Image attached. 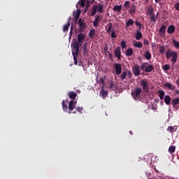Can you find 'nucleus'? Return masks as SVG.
I'll return each mask as SVG.
<instances>
[{
	"instance_id": "nucleus-26",
	"label": "nucleus",
	"mask_w": 179,
	"mask_h": 179,
	"mask_svg": "<svg viewBox=\"0 0 179 179\" xmlns=\"http://www.w3.org/2000/svg\"><path fill=\"white\" fill-rule=\"evenodd\" d=\"M145 57L148 60L152 59V54H150L149 50L145 51Z\"/></svg>"
},
{
	"instance_id": "nucleus-20",
	"label": "nucleus",
	"mask_w": 179,
	"mask_h": 179,
	"mask_svg": "<svg viewBox=\"0 0 179 179\" xmlns=\"http://www.w3.org/2000/svg\"><path fill=\"white\" fill-rule=\"evenodd\" d=\"M158 96L160 99V100H164V96L166 94V92H164V91L163 90H159L157 92Z\"/></svg>"
},
{
	"instance_id": "nucleus-21",
	"label": "nucleus",
	"mask_w": 179,
	"mask_h": 179,
	"mask_svg": "<svg viewBox=\"0 0 179 179\" xmlns=\"http://www.w3.org/2000/svg\"><path fill=\"white\" fill-rule=\"evenodd\" d=\"M78 24L79 27H86V24H85V21L82 20V18H80L78 22Z\"/></svg>"
},
{
	"instance_id": "nucleus-4",
	"label": "nucleus",
	"mask_w": 179,
	"mask_h": 179,
	"mask_svg": "<svg viewBox=\"0 0 179 179\" xmlns=\"http://www.w3.org/2000/svg\"><path fill=\"white\" fill-rule=\"evenodd\" d=\"M140 85H141L143 90L145 93H149V90L150 89V87L149 86V82L146 81V80H142L140 82Z\"/></svg>"
},
{
	"instance_id": "nucleus-42",
	"label": "nucleus",
	"mask_w": 179,
	"mask_h": 179,
	"mask_svg": "<svg viewBox=\"0 0 179 179\" xmlns=\"http://www.w3.org/2000/svg\"><path fill=\"white\" fill-rule=\"evenodd\" d=\"M127 72L124 71L122 73L120 78H121L122 80H124V79H125V78H127Z\"/></svg>"
},
{
	"instance_id": "nucleus-14",
	"label": "nucleus",
	"mask_w": 179,
	"mask_h": 179,
	"mask_svg": "<svg viewBox=\"0 0 179 179\" xmlns=\"http://www.w3.org/2000/svg\"><path fill=\"white\" fill-rule=\"evenodd\" d=\"M166 25H162L159 28V34L160 36H162V37H164V34H166Z\"/></svg>"
},
{
	"instance_id": "nucleus-6",
	"label": "nucleus",
	"mask_w": 179,
	"mask_h": 179,
	"mask_svg": "<svg viewBox=\"0 0 179 179\" xmlns=\"http://www.w3.org/2000/svg\"><path fill=\"white\" fill-rule=\"evenodd\" d=\"M132 72L134 76H139L141 75V66L138 64H135L132 66Z\"/></svg>"
},
{
	"instance_id": "nucleus-43",
	"label": "nucleus",
	"mask_w": 179,
	"mask_h": 179,
	"mask_svg": "<svg viewBox=\"0 0 179 179\" xmlns=\"http://www.w3.org/2000/svg\"><path fill=\"white\" fill-rule=\"evenodd\" d=\"M162 69L164 71H169L170 69V64H165L163 67Z\"/></svg>"
},
{
	"instance_id": "nucleus-44",
	"label": "nucleus",
	"mask_w": 179,
	"mask_h": 179,
	"mask_svg": "<svg viewBox=\"0 0 179 179\" xmlns=\"http://www.w3.org/2000/svg\"><path fill=\"white\" fill-rule=\"evenodd\" d=\"M121 47L122 48H127V42L125 41H121Z\"/></svg>"
},
{
	"instance_id": "nucleus-55",
	"label": "nucleus",
	"mask_w": 179,
	"mask_h": 179,
	"mask_svg": "<svg viewBox=\"0 0 179 179\" xmlns=\"http://www.w3.org/2000/svg\"><path fill=\"white\" fill-rule=\"evenodd\" d=\"M176 83L178 87H179V76H178V79H177Z\"/></svg>"
},
{
	"instance_id": "nucleus-25",
	"label": "nucleus",
	"mask_w": 179,
	"mask_h": 179,
	"mask_svg": "<svg viewBox=\"0 0 179 179\" xmlns=\"http://www.w3.org/2000/svg\"><path fill=\"white\" fill-rule=\"evenodd\" d=\"M172 44L174 45L176 50H179V42L176 41V39L172 40Z\"/></svg>"
},
{
	"instance_id": "nucleus-50",
	"label": "nucleus",
	"mask_w": 179,
	"mask_h": 179,
	"mask_svg": "<svg viewBox=\"0 0 179 179\" xmlns=\"http://www.w3.org/2000/svg\"><path fill=\"white\" fill-rule=\"evenodd\" d=\"M110 89H114V87H115V85L114 84V83L113 81H111L110 83Z\"/></svg>"
},
{
	"instance_id": "nucleus-56",
	"label": "nucleus",
	"mask_w": 179,
	"mask_h": 179,
	"mask_svg": "<svg viewBox=\"0 0 179 179\" xmlns=\"http://www.w3.org/2000/svg\"><path fill=\"white\" fill-rule=\"evenodd\" d=\"M90 7V1H87V8Z\"/></svg>"
},
{
	"instance_id": "nucleus-34",
	"label": "nucleus",
	"mask_w": 179,
	"mask_h": 179,
	"mask_svg": "<svg viewBox=\"0 0 179 179\" xmlns=\"http://www.w3.org/2000/svg\"><path fill=\"white\" fill-rule=\"evenodd\" d=\"M62 108L64 111H68V104L65 103V101H62Z\"/></svg>"
},
{
	"instance_id": "nucleus-52",
	"label": "nucleus",
	"mask_w": 179,
	"mask_h": 179,
	"mask_svg": "<svg viewBox=\"0 0 179 179\" xmlns=\"http://www.w3.org/2000/svg\"><path fill=\"white\" fill-rule=\"evenodd\" d=\"M93 26L94 27H97V26H99V22L94 21L93 23Z\"/></svg>"
},
{
	"instance_id": "nucleus-64",
	"label": "nucleus",
	"mask_w": 179,
	"mask_h": 179,
	"mask_svg": "<svg viewBox=\"0 0 179 179\" xmlns=\"http://www.w3.org/2000/svg\"><path fill=\"white\" fill-rule=\"evenodd\" d=\"M71 31H73V26H71Z\"/></svg>"
},
{
	"instance_id": "nucleus-17",
	"label": "nucleus",
	"mask_w": 179,
	"mask_h": 179,
	"mask_svg": "<svg viewBox=\"0 0 179 179\" xmlns=\"http://www.w3.org/2000/svg\"><path fill=\"white\" fill-rule=\"evenodd\" d=\"M164 99L166 106H170V103H171V96H170V95H166Z\"/></svg>"
},
{
	"instance_id": "nucleus-15",
	"label": "nucleus",
	"mask_w": 179,
	"mask_h": 179,
	"mask_svg": "<svg viewBox=\"0 0 179 179\" xmlns=\"http://www.w3.org/2000/svg\"><path fill=\"white\" fill-rule=\"evenodd\" d=\"M85 38H86V34H82V32H80V33L78 35V41L79 43H82V41H83V40H85Z\"/></svg>"
},
{
	"instance_id": "nucleus-28",
	"label": "nucleus",
	"mask_w": 179,
	"mask_h": 179,
	"mask_svg": "<svg viewBox=\"0 0 179 179\" xmlns=\"http://www.w3.org/2000/svg\"><path fill=\"white\" fill-rule=\"evenodd\" d=\"M134 47H136L137 48H142V47H143V44L142 43V42H136L135 43H134Z\"/></svg>"
},
{
	"instance_id": "nucleus-12",
	"label": "nucleus",
	"mask_w": 179,
	"mask_h": 179,
	"mask_svg": "<svg viewBox=\"0 0 179 179\" xmlns=\"http://www.w3.org/2000/svg\"><path fill=\"white\" fill-rule=\"evenodd\" d=\"M164 87L166 89H169L170 90H175L176 89V86L173 85L171 83H166L164 85Z\"/></svg>"
},
{
	"instance_id": "nucleus-53",
	"label": "nucleus",
	"mask_w": 179,
	"mask_h": 179,
	"mask_svg": "<svg viewBox=\"0 0 179 179\" xmlns=\"http://www.w3.org/2000/svg\"><path fill=\"white\" fill-rule=\"evenodd\" d=\"M85 29H86V27H80L79 31H80V33H82V31H85Z\"/></svg>"
},
{
	"instance_id": "nucleus-33",
	"label": "nucleus",
	"mask_w": 179,
	"mask_h": 179,
	"mask_svg": "<svg viewBox=\"0 0 179 179\" xmlns=\"http://www.w3.org/2000/svg\"><path fill=\"white\" fill-rule=\"evenodd\" d=\"M97 8H98V6H95L93 7V10L92 11L91 16H94V15H96L97 13Z\"/></svg>"
},
{
	"instance_id": "nucleus-1",
	"label": "nucleus",
	"mask_w": 179,
	"mask_h": 179,
	"mask_svg": "<svg viewBox=\"0 0 179 179\" xmlns=\"http://www.w3.org/2000/svg\"><path fill=\"white\" fill-rule=\"evenodd\" d=\"M77 101L75 100L70 101L69 103V114H83V108L80 106L76 107Z\"/></svg>"
},
{
	"instance_id": "nucleus-63",
	"label": "nucleus",
	"mask_w": 179,
	"mask_h": 179,
	"mask_svg": "<svg viewBox=\"0 0 179 179\" xmlns=\"http://www.w3.org/2000/svg\"><path fill=\"white\" fill-rule=\"evenodd\" d=\"M73 31L70 30V34H71V35H72V34H73Z\"/></svg>"
},
{
	"instance_id": "nucleus-38",
	"label": "nucleus",
	"mask_w": 179,
	"mask_h": 179,
	"mask_svg": "<svg viewBox=\"0 0 179 179\" xmlns=\"http://www.w3.org/2000/svg\"><path fill=\"white\" fill-rule=\"evenodd\" d=\"M169 153H174V152H176V146L171 145L169 148Z\"/></svg>"
},
{
	"instance_id": "nucleus-39",
	"label": "nucleus",
	"mask_w": 179,
	"mask_h": 179,
	"mask_svg": "<svg viewBox=\"0 0 179 179\" xmlns=\"http://www.w3.org/2000/svg\"><path fill=\"white\" fill-rule=\"evenodd\" d=\"M107 26H108V28L107 29V33L110 34L111 33V29H113V23L109 22Z\"/></svg>"
},
{
	"instance_id": "nucleus-3",
	"label": "nucleus",
	"mask_w": 179,
	"mask_h": 179,
	"mask_svg": "<svg viewBox=\"0 0 179 179\" xmlns=\"http://www.w3.org/2000/svg\"><path fill=\"white\" fill-rule=\"evenodd\" d=\"M141 68L142 71H145V72L150 73L152 71H155V67L153 65H149V63L144 62L141 64Z\"/></svg>"
},
{
	"instance_id": "nucleus-10",
	"label": "nucleus",
	"mask_w": 179,
	"mask_h": 179,
	"mask_svg": "<svg viewBox=\"0 0 179 179\" xmlns=\"http://www.w3.org/2000/svg\"><path fill=\"white\" fill-rule=\"evenodd\" d=\"M114 54H115V57H116L117 59L119 60L121 59V48L117 47L116 50H115Z\"/></svg>"
},
{
	"instance_id": "nucleus-57",
	"label": "nucleus",
	"mask_w": 179,
	"mask_h": 179,
	"mask_svg": "<svg viewBox=\"0 0 179 179\" xmlns=\"http://www.w3.org/2000/svg\"><path fill=\"white\" fill-rule=\"evenodd\" d=\"M96 19H95V22H99V15H96L95 16Z\"/></svg>"
},
{
	"instance_id": "nucleus-31",
	"label": "nucleus",
	"mask_w": 179,
	"mask_h": 179,
	"mask_svg": "<svg viewBox=\"0 0 179 179\" xmlns=\"http://www.w3.org/2000/svg\"><path fill=\"white\" fill-rule=\"evenodd\" d=\"M94 34H96V30L95 29L90 30L89 33V38H93V37H94Z\"/></svg>"
},
{
	"instance_id": "nucleus-29",
	"label": "nucleus",
	"mask_w": 179,
	"mask_h": 179,
	"mask_svg": "<svg viewBox=\"0 0 179 179\" xmlns=\"http://www.w3.org/2000/svg\"><path fill=\"white\" fill-rule=\"evenodd\" d=\"M141 38H142V32L141 31H137L136 40H141Z\"/></svg>"
},
{
	"instance_id": "nucleus-30",
	"label": "nucleus",
	"mask_w": 179,
	"mask_h": 179,
	"mask_svg": "<svg viewBox=\"0 0 179 179\" xmlns=\"http://www.w3.org/2000/svg\"><path fill=\"white\" fill-rule=\"evenodd\" d=\"M135 22L132 19H129L128 21L126 22V26L129 27V26H132Z\"/></svg>"
},
{
	"instance_id": "nucleus-58",
	"label": "nucleus",
	"mask_w": 179,
	"mask_h": 179,
	"mask_svg": "<svg viewBox=\"0 0 179 179\" xmlns=\"http://www.w3.org/2000/svg\"><path fill=\"white\" fill-rule=\"evenodd\" d=\"M109 58L110 59H113V54L109 53Z\"/></svg>"
},
{
	"instance_id": "nucleus-2",
	"label": "nucleus",
	"mask_w": 179,
	"mask_h": 179,
	"mask_svg": "<svg viewBox=\"0 0 179 179\" xmlns=\"http://www.w3.org/2000/svg\"><path fill=\"white\" fill-rule=\"evenodd\" d=\"M79 48H80L78 43V41L74 42L73 45L72 54L74 59V64L76 65H78V57H79Z\"/></svg>"
},
{
	"instance_id": "nucleus-19",
	"label": "nucleus",
	"mask_w": 179,
	"mask_h": 179,
	"mask_svg": "<svg viewBox=\"0 0 179 179\" xmlns=\"http://www.w3.org/2000/svg\"><path fill=\"white\" fill-rule=\"evenodd\" d=\"M68 94L69 98L71 99V100H75L76 97H78V94H76V92H70Z\"/></svg>"
},
{
	"instance_id": "nucleus-7",
	"label": "nucleus",
	"mask_w": 179,
	"mask_h": 179,
	"mask_svg": "<svg viewBox=\"0 0 179 179\" xmlns=\"http://www.w3.org/2000/svg\"><path fill=\"white\" fill-rule=\"evenodd\" d=\"M115 71L116 75H121V72H122V66L121 65V64H115Z\"/></svg>"
},
{
	"instance_id": "nucleus-9",
	"label": "nucleus",
	"mask_w": 179,
	"mask_h": 179,
	"mask_svg": "<svg viewBox=\"0 0 179 179\" xmlns=\"http://www.w3.org/2000/svg\"><path fill=\"white\" fill-rule=\"evenodd\" d=\"M178 106H179V97L173 99H172L173 108H175V110H177L178 108Z\"/></svg>"
},
{
	"instance_id": "nucleus-22",
	"label": "nucleus",
	"mask_w": 179,
	"mask_h": 179,
	"mask_svg": "<svg viewBox=\"0 0 179 179\" xmlns=\"http://www.w3.org/2000/svg\"><path fill=\"white\" fill-rule=\"evenodd\" d=\"M122 10V5H120V6L116 5L113 8L114 12H121Z\"/></svg>"
},
{
	"instance_id": "nucleus-49",
	"label": "nucleus",
	"mask_w": 179,
	"mask_h": 179,
	"mask_svg": "<svg viewBox=\"0 0 179 179\" xmlns=\"http://www.w3.org/2000/svg\"><path fill=\"white\" fill-rule=\"evenodd\" d=\"M148 14H150V16H152L153 15H155V13L153 12V8H152L151 10L150 9L148 10Z\"/></svg>"
},
{
	"instance_id": "nucleus-32",
	"label": "nucleus",
	"mask_w": 179,
	"mask_h": 179,
	"mask_svg": "<svg viewBox=\"0 0 179 179\" xmlns=\"http://www.w3.org/2000/svg\"><path fill=\"white\" fill-rule=\"evenodd\" d=\"M83 54H86L87 52V43H85L83 45Z\"/></svg>"
},
{
	"instance_id": "nucleus-27",
	"label": "nucleus",
	"mask_w": 179,
	"mask_h": 179,
	"mask_svg": "<svg viewBox=\"0 0 179 179\" xmlns=\"http://www.w3.org/2000/svg\"><path fill=\"white\" fill-rule=\"evenodd\" d=\"M97 9H98V12H99V13H103L104 12V7H103V4H99Z\"/></svg>"
},
{
	"instance_id": "nucleus-48",
	"label": "nucleus",
	"mask_w": 179,
	"mask_h": 179,
	"mask_svg": "<svg viewBox=\"0 0 179 179\" xmlns=\"http://www.w3.org/2000/svg\"><path fill=\"white\" fill-rule=\"evenodd\" d=\"M80 6H82V8H85V5L86 4L85 0H80Z\"/></svg>"
},
{
	"instance_id": "nucleus-47",
	"label": "nucleus",
	"mask_w": 179,
	"mask_h": 179,
	"mask_svg": "<svg viewBox=\"0 0 179 179\" xmlns=\"http://www.w3.org/2000/svg\"><path fill=\"white\" fill-rule=\"evenodd\" d=\"M135 24L136 26H138V27H143V25H142L139 21H136Z\"/></svg>"
},
{
	"instance_id": "nucleus-59",
	"label": "nucleus",
	"mask_w": 179,
	"mask_h": 179,
	"mask_svg": "<svg viewBox=\"0 0 179 179\" xmlns=\"http://www.w3.org/2000/svg\"><path fill=\"white\" fill-rule=\"evenodd\" d=\"M75 17V22H78L79 20V17Z\"/></svg>"
},
{
	"instance_id": "nucleus-45",
	"label": "nucleus",
	"mask_w": 179,
	"mask_h": 179,
	"mask_svg": "<svg viewBox=\"0 0 179 179\" xmlns=\"http://www.w3.org/2000/svg\"><path fill=\"white\" fill-rule=\"evenodd\" d=\"M99 83L102 85L103 86H104L106 85L105 82H104V79L103 78H100L99 79Z\"/></svg>"
},
{
	"instance_id": "nucleus-24",
	"label": "nucleus",
	"mask_w": 179,
	"mask_h": 179,
	"mask_svg": "<svg viewBox=\"0 0 179 179\" xmlns=\"http://www.w3.org/2000/svg\"><path fill=\"white\" fill-rule=\"evenodd\" d=\"M134 54V50H132V48H129L127 51H126V55L127 57H131Z\"/></svg>"
},
{
	"instance_id": "nucleus-41",
	"label": "nucleus",
	"mask_w": 179,
	"mask_h": 179,
	"mask_svg": "<svg viewBox=\"0 0 179 179\" xmlns=\"http://www.w3.org/2000/svg\"><path fill=\"white\" fill-rule=\"evenodd\" d=\"M130 6L131 2H129V1H127L124 2V8H126V9H128V8H129Z\"/></svg>"
},
{
	"instance_id": "nucleus-46",
	"label": "nucleus",
	"mask_w": 179,
	"mask_h": 179,
	"mask_svg": "<svg viewBox=\"0 0 179 179\" xmlns=\"http://www.w3.org/2000/svg\"><path fill=\"white\" fill-rule=\"evenodd\" d=\"M112 38H117V34H115V31L113 30L111 34Z\"/></svg>"
},
{
	"instance_id": "nucleus-62",
	"label": "nucleus",
	"mask_w": 179,
	"mask_h": 179,
	"mask_svg": "<svg viewBox=\"0 0 179 179\" xmlns=\"http://www.w3.org/2000/svg\"><path fill=\"white\" fill-rule=\"evenodd\" d=\"M129 134H130V135H134V132H132V131H130Z\"/></svg>"
},
{
	"instance_id": "nucleus-23",
	"label": "nucleus",
	"mask_w": 179,
	"mask_h": 179,
	"mask_svg": "<svg viewBox=\"0 0 179 179\" xmlns=\"http://www.w3.org/2000/svg\"><path fill=\"white\" fill-rule=\"evenodd\" d=\"M158 17H159V13H157L156 15H155V14L151 15L150 19L151 22H153L155 23L157 20Z\"/></svg>"
},
{
	"instance_id": "nucleus-18",
	"label": "nucleus",
	"mask_w": 179,
	"mask_h": 179,
	"mask_svg": "<svg viewBox=\"0 0 179 179\" xmlns=\"http://www.w3.org/2000/svg\"><path fill=\"white\" fill-rule=\"evenodd\" d=\"M99 94L103 99H106V97H107V96L108 95V91H106L101 89L100 90Z\"/></svg>"
},
{
	"instance_id": "nucleus-60",
	"label": "nucleus",
	"mask_w": 179,
	"mask_h": 179,
	"mask_svg": "<svg viewBox=\"0 0 179 179\" xmlns=\"http://www.w3.org/2000/svg\"><path fill=\"white\" fill-rule=\"evenodd\" d=\"M156 3H159V2H162V0H155Z\"/></svg>"
},
{
	"instance_id": "nucleus-40",
	"label": "nucleus",
	"mask_w": 179,
	"mask_h": 179,
	"mask_svg": "<svg viewBox=\"0 0 179 179\" xmlns=\"http://www.w3.org/2000/svg\"><path fill=\"white\" fill-rule=\"evenodd\" d=\"M164 51H166V46H164V45L160 46L159 47V53L160 54H164Z\"/></svg>"
},
{
	"instance_id": "nucleus-51",
	"label": "nucleus",
	"mask_w": 179,
	"mask_h": 179,
	"mask_svg": "<svg viewBox=\"0 0 179 179\" xmlns=\"http://www.w3.org/2000/svg\"><path fill=\"white\" fill-rule=\"evenodd\" d=\"M175 8L179 12V1L175 4Z\"/></svg>"
},
{
	"instance_id": "nucleus-16",
	"label": "nucleus",
	"mask_w": 179,
	"mask_h": 179,
	"mask_svg": "<svg viewBox=\"0 0 179 179\" xmlns=\"http://www.w3.org/2000/svg\"><path fill=\"white\" fill-rule=\"evenodd\" d=\"M69 26H71V17L69 18L67 24L63 27V31L66 32L69 30Z\"/></svg>"
},
{
	"instance_id": "nucleus-37",
	"label": "nucleus",
	"mask_w": 179,
	"mask_h": 179,
	"mask_svg": "<svg viewBox=\"0 0 179 179\" xmlns=\"http://www.w3.org/2000/svg\"><path fill=\"white\" fill-rule=\"evenodd\" d=\"M166 57L167 59H170L171 58L172 55H171V50H169L166 52Z\"/></svg>"
},
{
	"instance_id": "nucleus-5",
	"label": "nucleus",
	"mask_w": 179,
	"mask_h": 179,
	"mask_svg": "<svg viewBox=\"0 0 179 179\" xmlns=\"http://www.w3.org/2000/svg\"><path fill=\"white\" fill-rule=\"evenodd\" d=\"M142 93V88L136 87L132 92L131 96L134 99H139L141 97V94Z\"/></svg>"
},
{
	"instance_id": "nucleus-13",
	"label": "nucleus",
	"mask_w": 179,
	"mask_h": 179,
	"mask_svg": "<svg viewBox=\"0 0 179 179\" xmlns=\"http://www.w3.org/2000/svg\"><path fill=\"white\" fill-rule=\"evenodd\" d=\"M130 15H135V12H136V6L135 4H131L129 10Z\"/></svg>"
},
{
	"instance_id": "nucleus-54",
	"label": "nucleus",
	"mask_w": 179,
	"mask_h": 179,
	"mask_svg": "<svg viewBox=\"0 0 179 179\" xmlns=\"http://www.w3.org/2000/svg\"><path fill=\"white\" fill-rule=\"evenodd\" d=\"M83 42V41H81V42H79V41H77V43H78V46H79L80 48L82 47Z\"/></svg>"
},
{
	"instance_id": "nucleus-35",
	"label": "nucleus",
	"mask_w": 179,
	"mask_h": 179,
	"mask_svg": "<svg viewBox=\"0 0 179 179\" xmlns=\"http://www.w3.org/2000/svg\"><path fill=\"white\" fill-rule=\"evenodd\" d=\"M80 13H81V11L80 10H77L76 12H73V16H74V17H79V16H80Z\"/></svg>"
},
{
	"instance_id": "nucleus-11",
	"label": "nucleus",
	"mask_w": 179,
	"mask_h": 179,
	"mask_svg": "<svg viewBox=\"0 0 179 179\" xmlns=\"http://www.w3.org/2000/svg\"><path fill=\"white\" fill-rule=\"evenodd\" d=\"M167 31H168L169 34H174V31H176V27L173 24L169 25L168 29H167Z\"/></svg>"
},
{
	"instance_id": "nucleus-8",
	"label": "nucleus",
	"mask_w": 179,
	"mask_h": 179,
	"mask_svg": "<svg viewBox=\"0 0 179 179\" xmlns=\"http://www.w3.org/2000/svg\"><path fill=\"white\" fill-rule=\"evenodd\" d=\"M171 62L172 64L174 65L176 62H177V59L178 58V55L177 54V52L176 51H171Z\"/></svg>"
},
{
	"instance_id": "nucleus-36",
	"label": "nucleus",
	"mask_w": 179,
	"mask_h": 179,
	"mask_svg": "<svg viewBox=\"0 0 179 179\" xmlns=\"http://www.w3.org/2000/svg\"><path fill=\"white\" fill-rule=\"evenodd\" d=\"M167 131H169V132H171V134H173V132H176V131H177V129H175L174 127H168L167 128Z\"/></svg>"
},
{
	"instance_id": "nucleus-61",
	"label": "nucleus",
	"mask_w": 179,
	"mask_h": 179,
	"mask_svg": "<svg viewBox=\"0 0 179 179\" xmlns=\"http://www.w3.org/2000/svg\"><path fill=\"white\" fill-rule=\"evenodd\" d=\"M176 94H179V90H176Z\"/></svg>"
}]
</instances>
